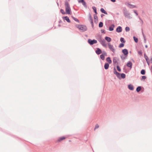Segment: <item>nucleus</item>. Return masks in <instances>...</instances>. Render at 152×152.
Instances as JSON below:
<instances>
[{
  "mask_svg": "<svg viewBox=\"0 0 152 152\" xmlns=\"http://www.w3.org/2000/svg\"><path fill=\"white\" fill-rule=\"evenodd\" d=\"M76 26L81 32L86 31L87 29L86 26L84 25H77Z\"/></svg>",
  "mask_w": 152,
  "mask_h": 152,
  "instance_id": "f257e3e1",
  "label": "nucleus"
},
{
  "mask_svg": "<svg viewBox=\"0 0 152 152\" xmlns=\"http://www.w3.org/2000/svg\"><path fill=\"white\" fill-rule=\"evenodd\" d=\"M65 5L66 13L68 14H70L71 10L70 7L69 3L67 2H66L65 3Z\"/></svg>",
  "mask_w": 152,
  "mask_h": 152,
  "instance_id": "f03ea898",
  "label": "nucleus"
},
{
  "mask_svg": "<svg viewBox=\"0 0 152 152\" xmlns=\"http://www.w3.org/2000/svg\"><path fill=\"white\" fill-rule=\"evenodd\" d=\"M88 42L91 45H92L96 43L97 42V41L95 39L91 40V39H89Z\"/></svg>",
  "mask_w": 152,
  "mask_h": 152,
  "instance_id": "7ed1b4c3",
  "label": "nucleus"
},
{
  "mask_svg": "<svg viewBox=\"0 0 152 152\" xmlns=\"http://www.w3.org/2000/svg\"><path fill=\"white\" fill-rule=\"evenodd\" d=\"M108 46L110 50L112 51L113 53L115 52V50L113 46V45L110 44V43L108 44Z\"/></svg>",
  "mask_w": 152,
  "mask_h": 152,
  "instance_id": "20e7f679",
  "label": "nucleus"
},
{
  "mask_svg": "<svg viewBox=\"0 0 152 152\" xmlns=\"http://www.w3.org/2000/svg\"><path fill=\"white\" fill-rule=\"evenodd\" d=\"M113 62L114 64L115 65H117L118 64V62H117V58L116 57H114L113 58Z\"/></svg>",
  "mask_w": 152,
  "mask_h": 152,
  "instance_id": "39448f33",
  "label": "nucleus"
},
{
  "mask_svg": "<svg viewBox=\"0 0 152 152\" xmlns=\"http://www.w3.org/2000/svg\"><path fill=\"white\" fill-rule=\"evenodd\" d=\"M89 20L90 22H91V23L93 25V19L92 18L91 15L90 14H89Z\"/></svg>",
  "mask_w": 152,
  "mask_h": 152,
  "instance_id": "423d86ee",
  "label": "nucleus"
},
{
  "mask_svg": "<svg viewBox=\"0 0 152 152\" xmlns=\"http://www.w3.org/2000/svg\"><path fill=\"white\" fill-rule=\"evenodd\" d=\"M122 31V28L120 26L118 27L116 29V31L118 32H120Z\"/></svg>",
  "mask_w": 152,
  "mask_h": 152,
  "instance_id": "0eeeda50",
  "label": "nucleus"
},
{
  "mask_svg": "<svg viewBox=\"0 0 152 152\" xmlns=\"http://www.w3.org/2000/svg\"><path fill=\"white\" fill-rule=\"evenodd\" d=\"M96 53L97 54H99L102 53L101 50L99 48H97L96 50Z\"/></svg>",
  "mask_w": 152,
  "mask_h": 152,
  "instance_id": "6e6552de",
  "label": "nucleus"
},
{
  "mask_svg": "<svg viewBox=\"0 0 152 152\" xmlns=\"http://www.w3.org/2000/svg\"><path fill=\"white\" fill-rule=\"evenodd\" d=\"M94 19L95 23H97L98 21V17L96 14L94 15Z\"/></svg>",
  "mask_w": 152,
  "mask_h": 152,
  "instance_id": "1a4fd4ad",
  "label": "nucleus"
},
{
  "mask_svg": "<svg viewBox=\"0 0 152 152\" xmlns=\"http://www.w3.org/2000/svg\"><path fill=\"white\" fill-rule=\"evenodd\" d=\"M63 18L64 19H65V20H66L68 22V23H70V21L69 18L68 17L66 16V17H63Z\"/></svg>",
  "mask_w": 152,
  "mask_h": 152,
  "instance_id": "9d476101",
  "label": "nucleus"
},
{
  "mask_svg": "<svg viewBox=\"0 0 152 152\" xmlns=\"http://www.w3.org/2000/svg\"><path fill=\"white\" fill-rule=\"evenodd\" d=\"M122 52L125 55H127L128 54V51L126 49L122 50Z\"/></svg>",
  "mask_w": 152,
  "mask_h": 152,
  "instance_id": "9b49d317",
  "label": "nucleus"
},
{
  "mask_svg": "<svg viewBox=\"0 0 152 152\" xmlns=\"http://www.w3.org/2000/svg\"><path fill=\"white\" fill-rule=\"evenodd\" d=\"M66 138V137H59L58 140V142H60L62 140H64Z\"/></svg>",
  "mask_w": 152,
  "mask_h": 152,
  "instance_id": "f8f14e48",
  "label": "nucleus"
},
{
  "mask_svg": "<svg viewBox=\"0 0 152 152\" xmlns=\"http://www.w3.org/2000/svg\"><path fill=\"white\" fill-rule=\"evenodd\" d=\"M126 65L128 67L131 68L132 65V63L131 61H129L127 63Z\"/></svg>",
  "mask_w": 152,
  "mask_h": 152,
  "instance_id": "ddd939ff",
  "label": "nucleus"
},
{
  "mask_svg": "<svg viewBox=\"0 0 152 152\" xmlns=\"http://www.w3.org/2000/svg\"><path fill=\"white\" fill-rule=\"evenodd\" d=\"M144 57H145V58L148 64V65H149V59L148 57L145 54L144 55Z\"/></svg>",
  "mask_w": 152,
  "mask_h": 152,
  "instance_id": "4468645a",
  "label": "nucleus"
},
{
  "mask_svg": "<svg viewBox=\"0 0 152 152\" xmlns=\"http://www.w3.org/2000/svg\"><path fill=\"white\" fill-rule=\"evenodd\" d=\"M101 43L104 47H106L107 46V44L105 43V41L104 40L101 41Z\"/></svg>",
  "mask_w": 152,
  "mask_h": 152,
  "instance_id": "2eb2a0df",
  "label": "nucleus"
},
{
  "mask_svg": "<svg viewBox=\"0 0 152 152\" xmlns=\"http://www.w3.org/2000/svg\"><path fill=\"white\" fill-rule=\"evenodd\" d=\"M106 61L110 64L112 63V61L110 59V58L109 57H108L107 58Z\"/></svg>",
  "mask_w": 152,
  "mask_h": 152,
  "instance_id": "dca6fc26",
  "label": "nucleus"
},
{
  "mask_svg": "<svg viewBox=\"0 0 152 152\" xmlns=\"http://www.w3.org/2000/svg\"><path fill=\"white\" fill-rule=\"evenodd\" d=\"M115 26L114 24H112L111 26L109 28V30L110 31H112L113 30Z\"/></svg>",
  "mask_w": 152,
  "mask_h": 152,
  "instance_id": "f3484780",
  "label": "nucleus"
},
{
  "mask_svg": "<svg viewBox=\"0 0 152 152\" xmlns=\"http://www.w3.org/2000/svg\"><path fill=\"white\" fill-rule=\"evenodd\" d=\"M109 64H108L107 63H106L104 64V68L105 69H108L109 67Z\"/></svg>",
  "mask_w": 152,
  "mask_h": 152,
  "instance_id": "a211bd4d",
  "label": "nucleus"
},
{
  "mask_svg": "<svg viewBox=\"0 0 152 152\" xmlns=\"http://www.w3.org/2000/svg\"><path fill=\"white\" fill-rule=\"evenodd\" d=\"M105 39L106 40L109 42H110L111 40V38L108 37H105Z\"/></svg>",
  "mask_w": 152,
  "mask_h": 152,
  "instance_id": "6ab92c4d",
  "label": "nucleus"
},
{
  "mask_svg": "<svg viewBox=\"0 0 152 152\" xmlns=\"http://www.w3.org/2000/svg\"><path fill=\"white\" fill-rule=\"evenodd\" d=\"M100 10L102 13H104L105 14H107V12L106 11H105V10H104V9L101 8Z\"/></svg>",
  "mask_w": 152,
  "mask_h": 152,
  "instance_id": "aec40b11",
  "label": "nucleus"
},
{
  "mask_svg": "<svg viewBox=\"0 0 152 152\" xmlns=\"http://www.w3.org/2000/svg\"><path fill=\"white\" fill-rule=\"evenodd\" d=\"M128 88L130 90H133L134 89L133 86L131 85H129L128 86Z\"/></svg>",
  "mask_w": 152,
  "mask_h": 152,
  "instance_id": "412c9836",
  "label": "nucleus"
},
{
  "mask_svg": "<svg viewBox=\"0 0 152 152\" xmlns=\"http://www.w3.org/2000/svg\"><path fill=\"white\" fill-rule=\"evenodd\" d=\"M124 16L126 17H129V14L127 12H126L124 14Z\"/></svg>",
  "mask_w": 152,
  "mask_h": 152,
  "instance_id": "4be33fe9",
  "label": "nucleus"
},
{
  "mask_svg": "<svg viewBox=\"0 0 152 152\" xmlns=\"http://www.w3.org/2000/svg\"><path fill=\"white\" fill-rule=\"evenodd\" d=\"M100 57L101 58L102 60H104V56L103 54L101 55L100 56Z\"/></svg>",
  "mask_w": 152,
  "mask_h": 152,
  "instance_id": "5701e85b",
  "label": "nucleus"
},
{
  "mask_svg": "<svg viewBox=\"0 0 152 152\" xmlns=\"http://www.w3.org/2000/svg\"><path fill=\"white\" fill-rule=\"evenodd\" d=\"M141 89V88L140 86L138 87L136 89V91L137 92L140 91Z\"/></svg>",
  "mask_w": 152,
  "mask_h": 152,
  "instance_id": "b1692460",
  "label": "nucleus"
},
{
  "mask_svg": "<svg viewBox=\"0 0 152 152\" xmlns=\"http://www.w3.org/2000/svg\"><path fill=\"white\" fill-rule=\"evenodd\" d=\"M133 38L134 41L136 43L138 41V39L135 37H134Z\"/></svg>",
  "mask_w": 152,
  "mask_h": 152,
  "instance_id": "393cba45",
  "label": "nucleus"
},
{
  "mask_svg": "<svg viewBox=\"0 0 152 152\" xmlns=\"http://www.w3.org/2000/svg\"><path fill=\"white\" fill-rule=\"evenodd\" d=\"M121 76L122 78H125L126 77V75L122 73L121 74Z\"/></svg>",
  "mask_w": 152,
  "mask_h": 152,
  "instance_id": "a878e982",
  "label": "nucleus"
},
{
  "mask_svg": "<svg viewBox=\"0 0 152 152\" xmlns=\"http://www.w3.org/2000/svg\"><path fill=\"white\" fill-rule=\"evenodd\" d=\"M141 73L142 75H144L145 74V71L144 69H142L141 71Z\"/></svg>",
  "mask_w": 152,
  "mask_h": 152,
  "instance_id": "bb28decb",
  "label": "nucleus"
},
{
  "mask_svg": "<svg viewBox=\"0 0 152 152\" xmlns=\"http://www.w3.org/2000/svg\"><path fill=\"white\" fill-rule=\"evenodd\" d=\"M103 26V23L102 22H100L99 23V27H102Z\"/></svg>",
  "mask_w": 152,
  "mask_h": 152,
  "instance_id": "cd10ccee",
  "label": "nucleus"
},
{
  "mask_svg": "<svg viewBox=\"0 0 152 152\" xmlns=\"http://www.w3.org/2000/svg\"><path fill=\"white\" fill-rule=\"evenodd\" d=\"M93 9L94 12L96 14V15L97 14V12H96V8L95 7H93Z\"/></svg>",
  "mask_w": 152,
  "mask_h": 152,
  "instance_id": "c85d7f7f",
  "label": "nucleus"
},
{
  "mask_svg": "<svg viewBox=\"0 0 152 152\" xmlns=\"http://www.w3.org/2000/svg\"><path fill=\"white\" fill-rule=\"evenodd\" d=\"M61 12L63 14H65L66 12H64V10L63 9H61L60 10Z\"/></svg>",
  "mask_w": 152,
  "mask_h": 152,
  "instance_id": "c756f323",
  "label": "nucleus"
},
{
  "mask_svg": "<svg viewBox=\"0 0 152 152\" xmlns=\"http://www.w3.org/2000/svg\"><path fill=\"white\" fill-rule=\"evenodd\" d=\"M146 77L145 76H142V78L141 79V80H144L145 79H146Z\"/></svg>",
  "mask_w": 152,
  "mask_h": 152,
  "instance_id": "7c9ffc66",
  "label": "nucleus"
},
{
  "mask_svg": "<svg viewBox=\"0 0 152 152\" xmlns=\"http://www.w3.org/2000/svg\"><path fill=\"white\" fill-rule=\"evenodd\" d=\"M72 17L75 20L78 22H79V20L77 19L74 17Z\"/></svg>",
  "mask_w": 152,
  "mask_h": 152,
  "instance_id": "2f4dec72",
  "label": "nucleus"
},
{
  "mask_svg": "<svg viewBox=\"0 0 152 152\" xmlns=\"http://www.w3.org/2000/svg\"><path fill=\"white\" fill-rule=\"evenodd\" d=\"M125 30L126 31H128L130 30V28L129 27H126L125 28Z\"/></svg>",
  "mask_w": 152,
  "mask_h": 152,
  "instance_id": "473e14b6",
  "label": "nucleus"
},
{
  "mask_svg": "<svg viewBox=\"0 0 152 152\" xmlns=\"http://www.w3.org/2000/svg\"><path fill=\"white\" fill-rule=\"evenodd\" d=\"M120 41L121 42L124 43L125 42V41L124 40V39L123 38H121L120 39Z\"/></svg>",
  "mask_w": 152,
  "mask_h": 152,
  "instance_id": "72a5a7b5",
  "label": "nucleus"
},
{
  "mask_svg": "<svg viewBox=\"0 0 152 152\" xmlns=\"http://www.w3.org/2000/svg\"><path fill=\"white\" fill-rule=\"evenodd\" d=\"M99 127V126L98 124H96V125L95 127L94 128V130H95L96 129L98 128Z\"/></svg>",
  "mask_w": 152,
  "mask_h": 152,
  "instance_id": "f704fd0d",
  "label": "nucleus"
},
{
  "mask_svg": "<svg viewBox=\"0 0 152 152\" xmlns=\"http://www.w3.org/2000/svg\"><path fill=\"white\" fill-rule=\"evenodd\" d=\"M114 74H118V72H117L116 69H115V68L114 69Z\"/></svg>",
  "mask_w": 152,
  "mask_h": 152,
  "instance_id": "c9c22d12",
  "label": "nucleus"
},
{
  "mask_svg": "<svg viewBox=\"0 0 152 152\" xmlns=\"http://www.w3.org/2000/svg\"><path fill=\"white\" fill-rule=\"evenodd\" d=\"M124 45L123 43H121L119 45V48H122L124 46Z\"/></svg>",
  "mask_w": 152,
  "mask_h": 152,
  "instance_id": "e433bc0d",
  "label": "nucleus"
},
{
  "mask_svg": "<svg viewBox=\"0 0 152 152\" xmlns=\"http://www.w3.org/2000/svg\"><path fill=\"white\" fill-rule=\"evenodd\" d=\"M117 69L118 70V71L119 72L121 71V69L120 67L118 66H117Z\"/></svg>",
  "mask_w": 152,
  "mask_h": 152,
  "instance_id": "4c0bfd02",
  "label": "nucleus"
},
{
  "mask_svg": "<svg viewBox=\"0 0 152 152\" xmlns=\"http://www.w3.org/2000/svg\"><path fill=\"white\" fill-rule=\"evenodd\" d=\"M82 3V4L83 6H84L85 7H86V3L84 1Z\"/></svg>",
  "mask_w": 152,
  "mask_h": 152,
  "instance_id": "58836bf2",
  "label": "nucleus"
},
{
  "mask_svg": "<svg viewBox=\"0 0 152 152\" xmlns=\"http://www.w3.org/2000/svg\"><path fill=\"white\" fill-rule=\"evenodd\" d=\"M138 53L140 55H142V52L141 50L139 51L138 52Z\"/></svg>",
  "mask_w": 152,
  "mask_h": 152,
  "instance_id": "ea45409f",
  "label": "nucleus"
},
{
  "mask_svg": "<svg viewBox=\"0 0 152 152\" xmlns=\"http://www.w3.org/2000/svg\"><path fill=\"white\" fill-rule=\"evenodd\" d=\"M130 6H131L130 7L131 8H135L136 7V6L134 5H131Z\"/></svg>",
  "mask_w": 152,
  "mask_h": 152,
  "instance_id": "a19ab883",
  "label": "nucleus"
},
{
  "mask_svg": "<svg viewBox=\"0 0 152 152\" xmlns=\"http://www.w3.org/2000/svg\"><path fill=\"white\" fill-rule=\"evenodd\" d=\"M78 1L79 3L83 2L84 1V0H78Z\"/></svg>",
  "mask_w": 152,
  "mask_h": 152,
  "instance_id": "79ce46f5",
  "label": "nucleus"
},
{
  "mask_svg": "<svg viewBox=\"0 0 152 152\" xmlns=\"http://www.w3.org/2000/svg\"><path fill=\"white\" fill-rule=\"evenodd\" d=\"M134 13H135L137 15H138V13H137L136 10H134Z\"/></svg>",
  "mask_w": 152,
  "mask_h": 152,
  "instance_id": "37998d69",
  "label": "nucleus"
},
{
  "mask_svg": "<svg viewBox=\"0 0 152 152\" xmlns=\"http://www.w3.org/2000/svg\"><path fill=\"white\" fill-rule=\"evenodd\" d=\"M116 76H117V77H119L120 76V74L119 73H118V74H115Z\"/></svg>",
  "mask_w": 152,
  "mask_h": 152,
  "instance_id": "c03bdc74",
  "label": "nucleus"
},
{
  "mask_svg": "<svg viewBox=\"0 0 152 152\" xmlns=\"http://www.w3.org/2000/svg\"><path fill=\"white\" fill-rule=\"evenodd\" d=\"M113 2H115L116 1V0H110Z\"/></svg>",
  "mask_w": 152,
  "mask_h": 152,
  "instance_id": "a18cd8bd",
  "label": "nucleus"
},
{
  "mask_svg": "<svg viewBox=\"0 0 152 152\" xmlns=\"http://www.w3.org/2000/svg\"><path fill=\"white\" fill-rule=\"evenodd\" d=\"M150 61L151 62V63H152V58L151 59Z\"/></svg>",
  "mask_w": 152,
  "mask_h": 152,
  "instance_id": "49530a36",
  "label": "nucleus"
},
{
  "mask_svg": "<svg viewBox=\"0 0 152 152\" xmlns=\"http://www.w3.org/2000/svg\"><path fill=\"white\" fill-rule=\"evenodd\" d=\"M101 31H102V32H104V30H101Z\"/></svg>",
  "mask_w": 152,
  "mask_h": 152,
  "instance_id": "de8ad7c7",
  "label": "nucleus"
},
{
  "mask_svg": "<svg viewBox=\"0 0 152 152\" xmlns=\"http://www.w3.org/2000/svg\"><path fill=\"white\" fill-rule=\"evenodd\" d=\"M145 47L146 48H148V46L147 45H145Z\"/></svg>",
  "mask_w": 152,
  "mask_h": 152,
  "instance_id": "09e8293b",
  "label": "nucleus"
},
{
  "mask_svg": "<svg viewBox=\"0 0 152 152\" xmlns=\"http://www.w3.org/2000/svg\"><path fill=\"white\" fill-rule=\"evenodd\" d=\"M69 142H70V141H71V140H69Z\"/></svg>",
  "mask_w": 152,
  "mask_h": 152,
  "instance_id": "8fccbe9b",
  "label": "nucleus"
}]
</instances>
